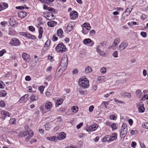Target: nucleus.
<instances>
[{
	"label": "nucleus",
	"mask_w": 148,
	"mask_h": 148,
	"mask_svg": "<svg viewBox=\"0 0 148 148\" xmlns=\"http://www.w3.org/2000/svg\"><path fill=\"white\" fill-rule=\"evenodd\" d=\"M117 134L116 133H114L111 135H108L104 137L101 140L102 142L108 143L112 142L117 139Z\"/></svg>",
	"instance_id": "nucleus-1"
},
{
	"label": "nucleus",
	"mask_w": 148,
	"mask_h": 148,
	"mask_svg": "<svg viewBox=\"0 0 148 148\" xmlns=\"http://www.w3.org/2000/svg\"><path fill=\"white\" fill-rule=\"evenodd\" d=\"M79 83L80 85L84 88H87L89 85V82L86 78L82 77L79 80Z\"/></svg>",
	"instance_id": "nucleus-2"
},
{
	"label": "nucleus",
	"mask_w": 148,
	"mask_h": 148,
	"mask_svg": "<svg viewBox=\"0 0 148 148\" xmlns=\"http://www.w3.org/2000/svg\"><path fill=\"white\" fill-rule=\"evenodd\" d=\"M127 125L125 123H123L120 130V136L121 138H123L125 136L127 132Z\"/></svg>",
	"instance_id": "nucleus-3"
},
{
	"label": "nucleus",
	"mask_w": 148,
	"mask_h": 148,
	"mask_svg": "<svg viewBox=\"0 0 148 148\" xmlns=\"http://www.w3.org/2000/svg\"><path fill=\"white\" fill-rule=\"evenodd\" d=\"M56 51L59 53H63L66 51V48L62 43L58 44L55 48Z\"/></svg>",
	"instance_id": "nucleus-4"
},
{
	"label": "nucleus",
	"mask_w": 148,
	"mask_h": 148,
	"mask_svg": "<svg viewBox=\"0 0 148 148\" xmlns=\"http://www.w3.org/2000/svg\"><path fill=\"white\" fill-rule=\"evenodd\" d=\"M68 65V58L66 56H63L62 58V59L61 62L60 66L59 67L60 68L62 66L63 68L62 69H65L67 67Z\"/></svg>",
	"instance_id": "nucleus-5"
},
{
	"label": "nucleus",
	"mask_w": 148,
	"mask_h": 148,
	"mask_svg": "<svg viewBox=\"0 0 148 148\" xmlns=\"http://www.w3.org/2000/svg\"><path fill=\"white\" fill-rule=\"evenodd\" d=\"M128 45V43L126 41L122 42L118 47V50L121 51L125 48Z\"/></svg>",
	"instance_id": "nucleus-6"
},
{
	"label": "nucleus",
	"mask_w": 148,
	"mask_h": 148,
	"mask_svg": "<svg viewBox=\"0 0 148 148\" xmlns=\"http://www.w3.org/2000/svg\"><path fill=\"white\" fill-rule=\"evenodd\" d=\"M83 44L90 47H92L94 44V42L90 38L85 39L83 41Z\"/></svg>",
	"instance_id": "nucleus-7"
},
{
	"label": "nucleus",
	"mask_w": 148,
	"mask_h": 148,
	"mask_svg": "<svg viewBox=\"0 0 148 148\" xmlns=\"http://www.w3.org/2000/svg\"><path fill=\"white\" fill-rule=\"evenodd\" d=\"M10 43L12 45L14 46L19 45L20 44L19 40L18 39L15 38H13L12 39Z\"/></svg>",
	"instance_id": "nucleus-8"
},
{
	"label": "nucleus",
	"mask_w": 148,
	"mask_h": 148,
	"mask_svg": "<svg viewBox=\"0 0 148 148\" xmlns=\"http://www.w3.org/2000/svg\"><path fill=\"white\" fill-rule=\"evenodd\" d=\"M78 14L76 11H73L70 13V18L72 20H74L76 19L78 17Z\"/></svg>",
	"instance_id": "nucleus-9"
},
{
	"label": "nucleus",
	"mask_w": 148,
	"mask_h": 148,
	"mask_svg": "<svg viewBox=\"0 0 148 148\" xmlns=\"http://www.w3.org/2000/svg\"><path fill=\"white\" fill-rule=\"evenodd\" d=\"M18 16L21 18L25 17L26 16V12L25 11H20L18 12Z\"/></svg>",
	"instance_id": "nucleus-10"
},
{
	"label": "nucleus",
	"mask_w": 148,
	"mask_h": 148,
	"mask_svg": "<svg viewBox=\"0 0 148 148\" xmlns=\"http://www.w3.org/2000/svg\"><path fill=\"white\" fill-rule=\"evenodd\" d=\"M66 136V134L64 132H61L59 133V136L57 137L58 140H61L64 139Z\"/></svg>",
	"instance_id": "nucleus-11"
},
{
	"label": "nucleus",
	"mask_w": 148,
	"mask_h": 148,
	"mask_svg": "<svg viewBox=\"0 0 148 148\" xmlns=\"http://www.w3.org/2000/svg\"><path fill=\"white\" fill-rule=\"evenodd\" d=\"M121 95L122 96H123L128 98H130L131 95L130 93L127 92L123 90L121 91Z\"/></svg>",
	"instance_id": "nucleus-12"
},
{
	"label": "nucleus",
	"mask_w": 148,
	"mask_h": 148,
	"mask_svg": "<svg viewBox=\"0 0 148 148\" xmlns=\"http://www.w3.org/2000/svg\"><path fill=\"white\" fill-rule=\"evenodd\" d=\"M22 57L26 61H29L30 58L29 55L25 53H23Z\"/></svg>",
	"instance_id": "nucleus-13"
},
{
	"label": "nucleus",
	"mask_w": 148,
	"mask_h": 148,
	"mask_svg": "<svg viewBox=\"0 0 148 148\" xmlns=\"http://www.w3.org/2000/svg\"><path fill=\"white\" fill-rule=\"evenodd\" d=\"M52 106L51 103L50 102H47L45 104V108L48 111L51 110Z\"/></svg>",
	"instance_id": "nucleus-14"
},
{
	"label": "nucleus",
	"mask_w": 148,
	"mask_h": 148,
	"mask_svg": "<svg viewBox=\"0 0 148 148\" xmlns=\"http://www.w3.org/2000/svg\"><path fill=\"white\" fill-rule=\"evenodd\" d=\"M136 106L138 107V110L140 112H144L145 108L143 105H141L139 103H137L136 104Z\"/></svg>",
	"instance_id": "nucleus-15"
},
{
	"label": "nucleus",
	"mask_w": 148,
	"mask_h": 148,
	"mask_svg": "<svg viewBox=\"0 0 148 148\" xmlns=\"http://www.w3.org/2000/svg\"><path fill=\"white\" fill-rule=\"evenodd\" d=\"M57 24V22L53 21H51L47 23V25L51 27L56 26Z\"/></svg>",
	"instance_id": "nucleus-16"
},
{
	"label": "nucleus",
	"mask_w": 148,
	"mask_h": 148,
	"mask_svg": "<svg viewBox=\"0 0 148 148\" xmlns=\"http://www.w3.org/2000/svg\"><path fill=\"white\" fill-rule=\"evenodd\" d=\"M1 114L2 116L4 117L7 116L10 117V114L9 112L5 110L2 111L1 112Z\"/></svg>",
	"instance_id": "nucleus-17"
},
{
	"label": "nucleus",
	"mask_w": 148,
	"mask_h": 148,
	"mask_svg": "<svg viewBox=\"0 0 148 148\" xmlns=\"http://www.w3.org/2000/svg\"><path fill=\"white\" fill-rule=\"evenodd\" d=\"M39 35L38 38L40 39L42 38L43 33V28L42 27H39L38 29Z\"/></svg>",
	"instance_id": "nucleus-18"
},
{
	"label": "nucleus",
	"mask_w": 148,
	"mask_h": 148,
	"mask_svg": "<svg viewBox=\"0 0 148 148\" xmlns=\"http://www.w3.org/2000/svg\"><path fill=\"white\" fill-rule=\"evenodd\" d=\"M98 127V125H92L89 127V129L91 131H95Z\"/></svg>",
	"instance_id": "nucleus-19"
},
{
	"label": "nucleus",
	"mask_w": 148,
	"mask_h": 148,
	"mask_svg": "<svg viewBox=\"0 0 148 148\" xmlns=\"http://www.w3.org/2000/svg\"><path fill=\"white\" fill-rule=\"evenodd\" d=\"M47 139L50 141L56 142L58 140V138L56 136H53L52 137H48Z\"/></svg>",
	"instance_id": "nucleus-20"
},
{
	"label": "nucleus",
	"mask_w": 148,
	"mask_h": 148,
	"mask_svg": "<svg viewBox=\"0 0 148 148\" xmlns=\"http://www.w3.org/2000/svg\"><path fill=\"white\" fill-rule=\"evenodd\" d=\"M57 32L58 36L60 38H61L62 37L63 32L61 29H58L57 30Z\"/></svg>",
	"instance_id": "nucleus-21"
},
{
	"label": "nucleus",
	"mask_w": 148,
	"mask_h": 148,
	"mask_svg": "<svg viewBox=\"0 0 148 148\" xmlns=\"http://www.w3.org/2000/svg\"><path fill=\"white\" fill-rule=\"evenodd\" d=\"M106 77L105 76H99L97 77V80L102 82L105 81Z\"/></svg>",
	"instance_id": "nucleus-22"
},
{
	"label": "nucleus",
	"mask_w": 148,
	"mask_h": 148,
	"mask_svg": "<svg viewBox=\"0 0 148 148\" xmlns=\"http://www.w3.org/2000/svg\"><path fill=\"white\" fill-rule=\"evenodd\" d=\"M73 23H71L69 24L66 27V29L67 30L70 32L72 30L73 27Z\"/></svg>",
	"instance_id": "nucleus-23"
},
{
	"label": "nucleus",
	"mask_w": 148,
	"mask_h": 148,
	"mask_svg": "<svg viewBox=\"0 0 148 148\" xmlns=\"http://www.w3.org/2000/svg\"><path fill=\"white\" fill-rule=\"evenodd\" d=\"M27 132L21 131L19 133L18 136L19 137H25L27 135Z\"/></svg>",
	"instance_id": "nucleus-24"
},
{
	"label": "nucleus",
	"mask_w": 148,
	"mask_h": 148,
	"mask_svg": "<svg viewBox=\"0 0 148 148\" xmlns=\"http://www.w3.org/2000/svg\"><path fill=\"white\" fill-rule=\"evenodd\" d=\"M71 110L73 112L76 113L78 111V107L76 106H73L71 108Z\"/></svg>",
	"instance_id": "nucleus-25"
},
{
	"label": "nucleus",
	"mask_w": 148,
	"mask_h": 148,
	"mask_svg": "<svg viewBox=\"0 0 148 148\" xmlns=\"http://www.w3.org/2000/svg\"><path fill=\"white\" fill-rule=\"evenodd\" d=\"M38 99V97L37 96L35 95H33L30 97V102H32L35 100H37Z\"/></svg>",
	"instance_id": "nucleus-26"
},
{
	"label": "nucleus",
	"mask_w": 148,
	"mask_h": 148,
	"mask_svg": "<svg viewBox=\"0 0 148 148\" xmlns=\"http://www.w3.org/2000/svg\"><path fill=\"white\" fill-rule=\"evenodd\" d=\"M25 37L29 38H31L32 39H34L36 38V37L35 36L32 35L28 33H26Z\"/></svg>",
	"instance_id": "nucleus-27"
},
{
	"label": "nucleus",
	"mask_w": 148,
	"mask_h": 148,
	"mask_svg": "<svg viewBox=\"0 0 148 148\" xmlns=\"http://www.w3.org/2000/svg\"><path fill=\"white\" fill-rule=\"evenodd\" d=\"M112 131H114L117 128L118 125L116 123H112L111 126Z\"/></svg>",
	"instance_id": "nucleus-28"
},
{
	"label": "nucleus",
	"mask_w": 148,
	"mask_h": 148,
	"mask_svg": "<svg viewBox=\"0 0 148 148\" xmlns=\"http://www.w3.org/2000/svg\"><path fill=\"white\" fill-rule=\"evenodd\" d=\"M25 128L28 134H29V133H32V132H34L32 130L29 128V126L27 125H25Z\"/></svg>",
	"instance_id": "nucleus-29"
},
{
	"label": "nucleus",
	"mask_w": 148,
	"mask_h": 148,
	"mask_svg": "<svg viewBox=\"0 0 148 148\" xmlns=\"http://www.w3.org/2000/svg\"><path fill=\"white\" fill-rule=\"evenodd\" d=\"M28 95L25 94L20 99L19 101L20 103H23V101H24V100L27 98L28 96Z\"/></svg>",
	"instance_id": "nucleus-30"
},
{
	"label": "nucleus",
	"mask_w": 148,
	"mask_h": 148,
	"mask_svg": "<svg viewBox=\"0 0 148 148\" xmlns=\"http://www.w3.org/2000/svg\"><path fill=\"white\" fill-rule=\"evenodd\" d=\"M34 135V132H32L29 133V134H28V136H27L25 139V140L26 142H27L31 138V137L33 136Z\"/></svg>",
	"instance_id": "nucleus-31"
},
{
	"label": "nucleus",
	"mask_w": 148,
	"mask_h": 148,
	"mask_svg": "<svg viewBox=\"0 0 148 148\" xmlns=\"http://www.w3.org/2000/svg\"><path fill=\"white\" fill-rule=\"evenodd\" d=\"M132 9V8H131L126 9L125 10V11L124 12L125 13H127L126 14V16H127L130 14Z\"/></svg>",
	"instance_id": "nucleus-32"
},
{
	"label": "nucleus",
	"mask_w": 148,
	"mask_h": 148,
	"mask_svg": "<svg viewBox=\"0 0 148 148\" xmlns=\"http://www.w3.org/2000/svg\"><path fill=\"white\" fill-rule=\"evenodd\" d=\"M92 71V68L89 66H87L85 69V72L86 73H91Z\"/></svg>",
	"instance_id": "nucleus-33"
},
{
	"label": "nucleus",
	"mask_w": 148,
	"mask_h": 148,
	"mask_svg": "<svg viewBox=\"0 0 148 148\" xmlns=\"http://www.w3.org/2000/svg\"><path fill=\"white\" fill-rule=\"evenodd\" d=\"M63 100L61 99H58L56 102V105H58V106L61 105L62 103Z\"/></svg>",
	"instance_id": "nucleus-34"
},
{
	"label": "nucleus",
	"mask_w": 148,
	"mask_h": 148,
	"mask_svg": "<svg viewBox=\"0 0 148 148\" xmlns=\"http://www.w3.org/2000/svg\"><path fill=\"white\" fill-rule=\"evenodd\" d=\"M16 9L19 10H23L25 8L26 9H28V7H27L25 5H24V6H19L16 7Z\"/></svg>",
	"instance_id": "nucleus-35"
},
{
	"label": "nucleus",
	"mask_w": 148,
	"mask_h": 148,
	"mask_svg": "<svg viewBox=\"0 0 148 148\" xmlns=\"http://www.w3.org/2000/svg\"><path fill=\"white\" fill-rule=\"evenodd\" d=\"M117 45H117L116 44H115V43L113 42L112 44V45L111 46H109L108 47V48L109 49H110L112 48L113 49H116V47H117Z\"/></svg>",
	"instance_id": "nucleus-36"
},
{
	"label": "nucleus",
	"mask_w": 148,
	"mask_h": 148,
	"mask_svg": "<svg viewBox=\"0 0 148 148\" xmlns=\"http://www.w3.org/2000/svg\"><path fill=\"white\" fill-rule=\"evenodd\" d=\"M83 25L87 30H90V27L89 24H87L86 23H84L83 24Z\"/></svg>",
	"instance_id": "nucleus-37"
},
{
	"label": "nucleus",
	"mask_w": 148,
	"mask_h": 148,
	"mask_svg": "<svg viewBox=\"0 0 148 148\" xmlns=\"http://www.w3.org/2000/svg\"><path fill=\"white\" fill-rule=\"evenodd\" d=\"M142 93L140 90H138L136 91V94L138 97H140L142 95Z\"/></svg>",
	"instance_id": "nucleus-38"
},
{
	"label": "nucleus",
	"mask_w": 148,
	"mask_h": 148,
	"mask_svg": "<svg viewBox=\"0 0 148 148\" xmlns=\"http://www.w3.org/2000/svg\"><path fill=\"white\" fill-rule=\"evenodd\" d=\"M106 67H103L100 70V72L102 73H105L106 72Z\"/></svg>",
	"instance_id": "nucleus-39"
},
{
	"label": "nucleus",
	"mask_w": 148,
	"mask_h": 148,
	"mask_svg": "<svg viewBox=\"0 0 148 148\" xmlns=\"http://www.w3.org/2000/svg\"><path fill=\"white\" fill-rule=\"evenodd\" d=\"M142 127L147 129H148V123L145 122L143 123L142 124Z\"/></svg>",
	"instance_id": "nucleus-40"
},
{
	"label": "nucleus",
	"mask_w": 148,
	"mask_h": 148,
	"mask_svg": "<svg viewBox=\"0 0 148 148\" xmlns=\"http://www.w3.org/2000/svg\"><path fill=\"white\" fill-rule=\"evenodd\" d=\"M110 119L111 120H116L117 117L115 115H111L110 116Z\"/></svg>",
	"instance_id": "nucleus-41"
},
{
	"label": "nucleus",
	"mask_w": 148,
	"mask_h": 148,
	"mask_svg": "<svg viewBox=\"0 0 148 148\" xmlns=\"http://www.w3.org/2000/svg\"><path fill=\"white\" fill-rule=\"evenodd\" d=\"M148 100V95H145L143 96L141 98V100L143 101Z\"/></svg>",
	"instance_id": "nucleus-42"
},
{
	"label": "nucleus",
	"mask_w": 148,
	"mask_h": 148,
	"mask_svg": "<svg viewBox=\"0 0 148 148\" xmlns=\"http://www.w3.org/2000/svg\"><path fill=\"white\" fill-rule=\"evenodd\" d=\"M120 42V39L119 38H116L114 40V43L118 45Z\"/></svg>",
	"instance_id": "nucleus-43"
},
{
	"label": "nucleus",
	"mask_w": 148,
	"mask_h": 148,
	"mask_svg": "<svg viewBox=\"0 0 148 148\" xmlns=\"http://www.w3.org/2000/svg\"><path fill=\"white\" fill-rule=\"evenodd\" d=\"M15 119L14 118H12L11 119L9 123L10 124H14L15 121Z\"/></svg>",
	"instance_id": "nucleus-44"
},
{
	"label": "nucleus",
	"mask_w": 148,
	"mask_h": 148,
	"mask_svg": "<svg viewBox=\"0 0 148 148\" xmlns=\"http://www.w3.org/2000/svg\"><path fill=\"white\" fill-rule=\"evenodd\" d=\"M6 52V51L5 49H3L0 51V57H1L3 54Z\"/></svg>",
	"instance_id": "nucleus-45"
},
{
	"label": "nucleus",
	"mask_w": 148,
	"mask_h": 148,
	"mask_svg": "<svg viewBox=\"0 0 148 148\" xmlns=\"http://www.w3.org/2000/svg\"><path fill=\"white\" fill-rule=\"evenodd\" d=\"M141 35L143 38H145L147 36V34L146 32H142L140 33Z\"/></svg>",
	"instance_id": "nucleus-46"
},
{
	"label": "nucleus",
	"mask_w": 148,
	"mask_h": 148,
	"mask_svg": "<svg viewBox=\"0 0 148 148\" xmlns=\"http://www.w3.org/2000/svg\"><path fill=\"white\" fill-rule=\"evenodd\" d=\"M99 55L102 56H105L106 55V53L103 51H102L99 53Z\"/></svg>",
	"instance_id": "nucleus-47"
},
{
	"label": "nucleus",
	"mask_w": 148,
	"mask_h": 148,
	"mask_svg": "<svg viewBox=\"0 0 148 148\" xmlns=\"http://www.w3.org/2000/svg\"><path fill=\"white\" fill-rule=\"evenodd\" d=\"M138 131L136 130H132L130 132V133L131 134L133 135H134L135 134H136L137 133Z\"/></svg>",
	"instance_id": "nucleus-48"
},
{
	"label": "nucleus",
	"mask_w": 148,
	"mask_h": 148,
	"mask_svg": "<svg viewBox=\"0 0 148 148\" xmlns=\"http://www.w3.org/2000/svg\"><path fill=\"white\" fill-rule=\"evenodd\" d=\"M114 101L115 102H117V103H124V102H123L122 101H121V100H119L116 99L114 98Z\"/></svg>",
	"instance_id": "nucleus-49"
},
{
	"label": "nucleus",
	"mask_w": 148,
	"mask_h": 148,
	"mask_svg": "<svg viewBox=\"0 0 148 148\" xmlns=\"http://www.w3.org/2000/svg\"><path fill=\"white\" fill-rule=\"evenodd\" d=\"M44 88H45V87L44 86H40L38 88V90H40V91L41 92V93H42L44 90Z\"/></svg>",
	"instance_id": "nucleus-50"
},
{
	"label": "nucleus",
	"mask_w": 148,
	"mask_h": 148,
	"mask_svg": "<svg viewBox=\"0 0 148 148\" xmlns=\"http://www.w3.org/2000/svg\"><path fill=\"white\" fill-rule=\"evenodd\" d=\"M124 13H123V14L122 15V16L121 17V21L122 22H123L124 19H125V18L126 16V14H125V15H124Z\"/></svg>",
	"instance_id": "nucleus-51"
},
{
	"label": "nucleus",
	"mask_w": 148,
	"mask_h": 148,
	"mask_svg": "<svg viewBox=\"0 0 148 148\" xmlns=\"http://www.w3.org/2000/svg\"><path fill=\"white\" fill-rule=\"evenodd\" d=\"M112 55L114 58H116L118 57V52L116 51H114L112 54Z\"/></svg>",
	"instance_id": "nucleus-52"
},
{
	"label": "nucleus",
	"mask_w": 148,
	"mask_h": 148,
	"mask_svg": "<svg viewBox=\"0 0 148 148\" xmlns=\"http://www.w3.org/2000/svg\"><path fill=\"white\" fill-rule=\"evenodd\" d=\"M100 45H98L97 46V47H96L97 51L98 53H99L100 52H101V51H102L101 50V49H100Z\"/></svg>",
	"instance_id": "nucleus-53"
},
{
	"label": "nucleus",
	"mask_w": 148,
	"mask_h": 148,
	"mask_svg": "<svg viewBox=\"0 0 148 148\" xmlns=\"http://www.w3.org/2000/svg\"><path fill=\"white\" fill-rule=\"evenodd\" d=\"M47 16L49 18L47 19L49 20L54 19V15L52 14H50L49 16L48 15Z\"/></svg>",
	"instance_id": "nucleus-54"
},
{
	"label": "nucleus",
	"mask_w": 148,
	"mask_h": 148,
	"mask_svg": "<svg viewBox=\"0 0 148 148\" xmlns=\"http://www.w3.org/2000/svg\"><path fill=\"white\" fill-rule=\"evenodd\" d=\"M47 10L49 11L52 12H54L55 11L54 9L51 7H48L47 9Z\"/></svg>",
	"instance_id": "nucleus-55"
},
{
	"label": "nucleus",
	"mask_w": 148,
	"mask_h": 148,
	"mask_svg": "<svg viewBox=\"0 0 148 148\" xmlns=\"http://www.w3.org/2000/svg\"><path fill=\"white\" fill-rule=\"evenodd\" d=\"M29 29L32 32H33L35 31V28L33 26H31L29 27Z\"/></svg>",
	"instance_id": "nucleus-56"
},
{
	"label": "nucleus",
	"mask_w": 148,
	"mask_h": 148,
	"mask_svg": "<svg viewBox=\"0 0 148 148\" xmlns=\"http://www.w3.org/2000/svg\"><path fill=\"white\" fill-rule=\"evenodd\" d=\"M4 85L5 84L3 82L1 81H0V88H3L4 87Z\"/></svg>",
	"instance_id": "nucleus-57"
},
{
	"label": "nucleus",
	"mask_w": 148,
	"mask_h": 148,
	"mask_svg": "<svg viewBox=\"0 0 148 148\" xmlns=\"http://www.w3.org/2000/svg\"><path fill=\"white\" fill-rule=\"evenodd\" d=\"M83 123H80L79 124H78L77 126L76 127L77 129H79L83 125Z\"/></svg>",
	"instance_id": "nucleus-58"
},
{
	"label": "nucleus",
	"mask_w": 148,
	"mask_h": 148,
	"mask_svg": "<svg viewBox=\"0 0 148 148\" xmlns=\"http://www.w3.org/2000/svg\"><path fill=\"white\" fill-rule=\"evenodd\" d=\"M112 123L111 122L109 121H106V122L105 123V124L110 127L111 126V124Z\"/></svg>",
	"instance_id": "nucleus-59"
},
{
	"label": "nucleus",
	"mask_w": 148,
	"mask_h": 148,
	"mask_svg": "<svg viewBox=\"0 0 148 148\" xmlns=\"http://www.w3.org/2000/svg\"><path fill=\"white\" fill-rule=\"evenodd\" d=\"M52 39L53 41H56L58 40V38L56 36L54 35L53 36Z\"/></svg>",
	"instance_id": "nucleus-60"
},
{
	"label": "nucleus",
	"mask_w": 148,
	"mask_h": 148,
	"mask_svg": "<svg viewBox=\"0 0 148 148\" xmlns=\"http://www.w3.org/2000/svg\"><path fill=\"white\" fill-rule=\"evenodd\" d=\"M94 108V107L93 106H90L89 107V111L90 112H92Z\"/></svg>",
	"instance_id": "nucleus-61"
},
{
	"label": "nucleus",
	"mask_w": 148,
	"mask_h": 148,
	"mask_svg": "<svg viewBox=\"0 0 148 148\" xmlns=\"http://www.w3.org/2000/svg\"><path fill=\"white\" fill-rule=\"evenodd\" d=\"M0 106L1 107H3L5 106V104L3 101H0Z\"/></svg>",
	"instance_id": "nucleus-62"
},
{
	"label": "nucleus",
	"mask_w": 148,
	"mask_h": 148,
	"mask_svg": "<svg viewBox=\"0 0 148 148\" xmlns=\"http://www.w3.org/2000/svg\"><path fill=\"white\" fill-rule=\"evenodd\" d=\"M50 43V40H47L45 43V45L47 47L49 45Z\"/></svg>",
	"instance_id": "nucleus-63"
},
{
	"label": "nucleus",
	"mask_w": 148,
	"mask_h": 148,
	"mask_svg": "<svg viewBox=\"0 0 148 148\" xmlns=\"http://www.w3.org/2000/svg\"><path fill=\"white\" fill-rule=\"evenodd\" d=\"M140 146L142 148H145V146L144 143L143 142H140Z\"/></svg>",
	"instance_id": "nucleus-64"
}]
</instances>
